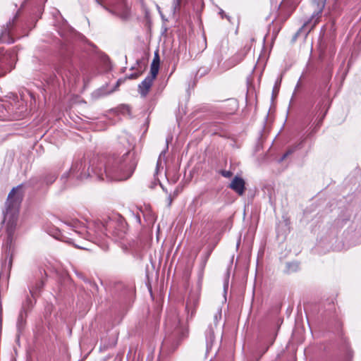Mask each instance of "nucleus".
<instances>
[{
    "label": "nucleus",
    "instance_id": "nucleus-1",
    "mask_svg": "<svg viewBox=\"0 0 361 361\" xmlns=\"http://www.w3.org/2000/svg\"><path fill=\"white\" fill-rule=\"evenodd\" d=\"M137 159L133 150H122L106 158L92 169L99 180H124L129 178L137 166Z\"/></svg>",
    "mask_w": 361,
    "mask_h": 361
},
{
    "label": "nucleus",
    "instance_id": "nucleus-2",
    "mask_svg": "<svg viewBox=\"0 0 361 361\" xmlns=\"http://www.w3.org/2000/svg\"><path fill=\"white\" fill-rule=\"evenodd\" d=\"M20 186L13 188L8 193L6 202V211L4 214V221L6 223V231L11 236L17 225L19 207L23 200V195L18 192Z\"/></svg>",
    "mask_w": 361,
    "mask_h": 361
},
{
    "label": "nucleus",
    "instance_id": "nucleus-3",
    "mask_svg": "<svg viewBox=\"0 0 361 361\" xmlns=\"http://www.w3.org/2000/svg\"><path fill=\"white\" fill-rule=\"evenodd\" d=\"M69 226L71 227V230L75 234H78L82 238L93 241L95 243H99V238L102 237V234L107 235L106 233H104L103 231H101V232L95 231L94 233H92L91 230H88L83 224L79 221H74L73 224Z\"/></svg>",
    "mask_w": 361,
    "mask_h": 361
},
{
    "label": "nucleus",
    "instance_id": "nucleus-4",
    "mask_svg": "<svg viewBox=\"0 0 361 361\" xmlns=\"http://www.w3.org/2000/svg\"><path fill=\"white\" fill-rule=\"evenodd\" d=\"M86 163L82 160L76 161L74 162L70 169L68 176L71 178H75L78 180H82L88 177H92L93 175L89 171L88 167L86 170Z\"/></svg>",
    "mask_w": 361,
    "mask_h": 361
},
{
    "label": "nucleus",
    "instance_id": "nucleus-5",
    "mask_svg": "<svg viewBox=\"0 0 361 361\" xmlns=\"http://www.w3.org/2000/svg\"><path fill=\"white\" fill-rule=\"evenodd\" d=\"M165 326L168 331L174 330L177 331V334L180 332V320L176 307H171L167 312Z\"/></svg>",
    "mask_w": 361,
    "mask_h": 361
},
{
    "label": "nucleus",
    "instance_id": "nucleus-6",
    "mask_svg": "<svg viewBox=\"0 0 361 361\" xmlns=\"http://www.w3.org/2000/svg\"><path fill=\"white\" fill-rule=\"evenodd\" d=\"M98 226L104 231H107L109 228L113 229L111 233L115 240H121L126 238V226L123 224L111 221L107 225L106 228H104L103 225H99Z\"/></svg>",
    "mask_w": 361,
    "mask_h": 361
},
{
    "label": "nucleus",
    "instance_id": "nucleus-7",
    "mask_svg": "<svg viewBox=\"0 0 361 361\" xmlns=\"http://www.w3.org/2000/svg\"><path fill=\"white\" fill-rule=\"evenodd\" d=\"M199 304V295L197 293H190L185 305L187 319H192L196 313V309Z\"/></svg>",
    "mask_w": 361,
    "mask_h": 361
},
{
    "label": "nucleus",
    "instance_id": "nucleus-8",
    "mask_svg": "<svg viewBox=\"0 0 361 361\" xmlns=\"http://www.w3.org/2000/svg\"><path fill=\"white\" fill-rule=\"evenodd\" d=\"M14 56L11 54H4L0 56V76L11 71L13 61L12 58Z\"/></svg>",
    "mask_w": 361,
    "mask_h": 361
},
{
    "label": "nucleus",
    "instance_id": "nucleus-9",
    "mask_svg": "<svg viewBox=\"0 0 361 361\" xmlns=\"http://www.w3.org/2000/svg\"><path fill=\"white\" fill-rule=\"evenodd\" d=\"M17 18V16H16L13 20L9 21L6 27H4L2 29V31L0 35V42L11 44L13 43L14 41L12 37L10 36V28L14 23V20Z\"/></svg>",
    "mask_w": 361,
    "mask_h": 361
},
{
    "label": "nucleus",
    "instance_id": "nucleus-10",
    "mask_svg": "<svg viewBox=\"0 0 361 361\" xmlns=\"http://www.w3.org/2000/svg\"><path fill=\"white\" fill-rule=\"evenodd\" d=\"M229 188L239 195H243L245 190V181L242 178L235 176L230 183Z\"/></svg>",
    "mask_w": 361,
    "mask_h": 361
},
{
    "label": "nucleus",
    "instance_id": "nucleus-11",
    "mask_svg": "<svg viewBox=\"0 0 361 361\" xmlns=\"http://www.w3.org/2000/svg\"><path fill=\"white\" fill-rule=\"evenodd\" d=\"M154 80L147 76L138 85V92L140 95L145 97L149 92Z\"/></svg>",
    "mask_w": 361,
    "mask_h": 361
},
{
    "label": "nucleus",
    "instance_id": "nucleus-12",
    "mask_svg": "<svg viewBox=\"0 0 361 361\" xmlns=\"http://www.w3.org/2000/svg\"><path fill=\"white\" fill-rule=\"evenodd\" d=\"M205 335H206L207 349L208 350L209 348H212L214 341V338H215L214 329L211 325L208 326V328L205 332Z\"/></svg>",
    "mask_w": 361,
    "mask_h": 361
},
{
    "label": "nucleus",
    "instance_id": "nucleus-13",
    "mask_svg": "<svg viewBox=\"0 0 361 361\" xmlns=\"http://www.w3.org/2000/svg\"><path fill=\"white\" fill-rule=\"evenodd\" d=\"M159 66L157 65V62L152 63L150 66V74L147 76L154 80L159 73Z\"/></svg>",
    "mask_w": 361,
    "mask_h": 361
},
{
    "label": "nucleus",
    "instance_id": "nucleus-14",
    "mask_svg": "<svg viewBox=\"0 0 361 361\" xmlns=\"http://www.w3.org/2000/svg\"><path fill=\"white\" fill-rule=\"evenodd\" d=\"M222 317L221 308H219L213 316V322L215 326H216Z\"/></svg>",
    "mask_w": 361,
    "mask_h": 361
},
{
    "label": "nucleus",
    "instance_id": "nucleus-15",
    "mask_svg": "<svg viewBox=\"0 0 361 361\" xmlns=\"http://www.w3.org/2000/svg\"><path fill=\"white\" fill-rule=\"evenodd\" d=\"M56 179V176L55 173H49V174H47L44 178V181L47 184H51L53 183L55 180Z\"/></svg>",
    "mask_w": 361,
    "mask_h": 361
},
{
    "label": "nucleus",
    "instance_id": "nucleus-16",
    "mask_svg": "<svg viewBox=\"0 0 361 361\" xmlns=\"http://www.w3.org/2000/svg\"><path fill=\"white\" fill-rule=\"evenodd\" d=\"M301 145V143H300L298 145L295 146V147H292L291 149H289L283 156L281 158L280 161H283L288 156H289L290 154H291L292 153H293L296 148L298 147H299L300 145Z\"/></svg>",
    "mask_w": 361,
    "mask_h": 361
},
{
    "label": "nucleus",
    "instance_id": "nucleus-17",
    "mask_svg": "<svg viewBox=\"0 0 361 361\" xmlns=\"http://www.w3.org/2000/svg\"><path fill=\"white\" fill-rule=\"evenodd\" d=\"M181 0H173V12L176 13V11H179Z\"/></svg>",
    "mask_w": 361,
    "mask_h": 361
},
{
    "label": "nucleus",
    "instance_id": "nucleus-18",
    "mask_svg": "<svg viewBox=\"0 0 361 361\" xmlns=\"http://www.w3.org/2000/svg\"><path fill=\"white\" fill-rule=\"evenodd\" d=\"M220 173L225 178H231L233 176V173L231 171L221 170Z\"/></svg>",
    "mask_w": 361,
    "mask_h": 361
},
{
    "label": "nucleus",
    "instance_id": "nucleus-19",
    "mask_svg": "<svg viewBox=\"0 0 361 361\" xmlns=\"http://www.w3.org/2000/svg\"><path fill=\"white\" fill-rule=\"evenodd\" d=\"M165 152L166 151L164 150L161 152L160 155H159V157L157 160V168H156V173L158 172V170H159V165L161 164V157L162 155H164L165 154Z\"/></svg>",
    "mask_w": 361,
    "mask_h": 361
},
{
    "label": "nucleus",
    "instance_id": "nucleus-20",
    "mask_svg": "<svg viewBox=\"0 0 361 361\" xmlns=\"http://www.w3.org/2000/svg\"><path fill=\"white\" fill-rule=\"evenodd\" d=\"M311 20H312V19H311V20H309V21H307V22H305V23H304V25H302V27H300V30L297 32V33H296V36H298L300 32H302V30H304L306 27H307V26H308V25H309V23H310V21H311Z\"/></svg>",
    "mask_w": 361,
    "mask_h": 361
},
{
    "label": "nucleus",
    "instance_id": "nucleus-21",
    "mask_svg": "<svg viewBox=\"0 0 361 361\" xmlns=\"http://www.w3.org/2000/svg\"><path fill=\"white\" fill-rule=\"evenodd\" d=\"M139 76H140V73H132V74L128 75L127 78L128 79H136Z\"/></svg>",
    "mask_w": 361,
    "mask_h": 361
},
{
    "label": "nucleus",
    "instance_id": "nucleus-22",
    "mask_svg": "<svg viewBox=\"0 0 361 361\" xmlns=\"http://www.w3.org/2000/svg\"><path fill=\"white\" fill-rule=\"evenodd\" d=\"M288 267H289V269L293 267L292 270L294 271V270H296L298 268V264L297 263L289 264H288Z\"/></svg>",
    "mask_w": 361,
    "mask_h": 361
},
{
    "label": "nucleus",
    "instance_id": "nucleus-23",
    "mask_svg": "<svg viewBox=\"0 0 361 361\" xmlns=\"http://www.w3.org/2000/svg\"><path fill=\"white\" fill-rule=\"evenodd\" d=\"M154 62H157V65L159 66V55L157 53H155L154 58L152 63H154Z\"/></svg>",
    "mask_w": 361,
    "mask_h": 361
},
{
    "label": "nucleus",
    "instance_id": "nucleus-24",
    "mask_svg": "<svg viewBox=\"0 0 361 361\" xmlns=\"http://www.w3.org/2000/svg\"><path fill=\"white\" fill-rule=\"evenodd\" d=\"M319 17H317L316 20L314 21L313 24L311 25V27L309 28V30L307 32V34L315 26L318 21Z\"/></svg>",
    "mask_w": 361,
    "mask_h": 361
},
{
    "label": "nucleus",
    "instance_id": "nucleus-25",
    "mask_svg": "<svg viewBox=\"0 0 361 361\" xmlns=\"http://www.w3.org/2000/svg\"><path fill=\"white\" fill-rule=\"evenodd\" d=\"M30 293L32 295V297H34L35 294L36 293V290L32 288L30 289Z\"/></svg>",
    "mask_w": 361,
    "mask_h": 361
},
{
    "label": "nucleus",
    "instance_id": "nucleus-26",
    "mask_svg": "<svg viewBox=\"0 0 361 361\" xmlns=\"http://www.w3.org/2000/svg\"><path fill=\"white\" fill-rule=\"evenodd\" d=\"M171 203H172V197H171V195H169L168 197V205L171 206Z\"/></svg>",
    "mask_w": 361,
    "mask_h": 361
},
{
    "label": "nucleus",
    "instance_id": "nucleus-27",
    "mask_svg": "<svg viewBox=\"0 0 361 361\" xmlns=\"http://www.w3.org/2000/svg\"><path fill=\"white\" fill-rule=\"evenodd\" d=\"M75 246L76 247L80 248V249L87 250V247H83V246H82V245H77V244H75Z\"/></svg>",
    "mask_w": 361,
    "mask_h": 361
},
{
    "label": "nucleus",
    "instance_id": "nucleus-28",
    "mask_svg": "<svg viewBox=\"0 0 361 361\" xmlns=\"http://www.w3.org/2000/svg\"><path fill=\"white\" fill-rule=\"evenodd\" d=\"M26 302H27V307H29V305H30V304L31 303L30 300V299H27Z\"/></svg>",
    "mask_w": 361,
    "mask_h": 361
},
{
    "label": "nucleus",
    "instance_id": "nucleus-29",
    "mask_svg": "<svg viewBox=\"0 0 361 361\" xmlns=\"http://www.w3.org/2000/svg\"><path fill=\"white\" fill-rule=\"evenodd\" d=\"M167 344V340H165L164 343H163V346L165 347Z\"/></svg>",
    "mask_w": 361,
    "mask_h": 361
},
{
    "label": "nucleus",
    "instance_id": "nucleus-30",
    "mask_svg": "<svg viewBox=\"0 0 361 361\" xmlns=\"http://www.w3.org/2000/svg\"><path fill=\"white\" fill-rule=\"evenodd\" d=\"M72 240H73V239L70 238V240L68 242L70 243H73V242Z\"/></svg>",
    "mask_w": 361,
    "mask_h": 361
},
{
    "label": "nucleus",
    "instance_id": "nucleus-31",
    "mask_svg": "<svg viewBox=\"0 0 361 361\" xmlns=\"http://www.w3.org/2000/svg\"><path fill=\"white\" fill-rule=\"evenodd\" d=\"M324 116L325 114H324V116H322V118H321V120H322L324 118ZM322 121H319V123L321 122Z\"/></svg>",
    "mask_w": 361,
    "mask_h": 361
},
{
    "label": "nucleus",
    "instance_id": "nucleus-32",
    "mask_svg": "<svg viewBox=\"0 0 361 361\" xmlns=\"http://www.w3.org/2000/svg\"><path fill=\"white\" fill-rule=\"evenodd\" d=\"M40 286L39 287H37V289L35 290L36 291L37 290V289L40 288Z\"/></svg>",
    "mask_w": 361,
    "mask_h": 361
},
{
    "label": "nucleus",
    "instance_id": "nucleus-33",
    "mask_svg": "<svg viewBox=\"0 0 361 361\" xmlns=\"http://www.w3.org/2000/svg\"><path fill=\"white\" fill-rule=\"evenodd\" d=\"M314 17H315L314 15H312V19L314 18Z\"/></svg>",
    "mask_w": 361,
    "mask_h": 361
},
{
    "label": "nucleus",
    "instance_id": "nucleus-34",
    "mask_svg": "<svg viewBox=\"0 0 361 361\" xmlns=\"http://www.w3.org/2000/svg\"><path fill=\"white\" fill-rule=\"evenodd\" d=\"M30 0H26V1H29Z\"/></svg>",
    "mask_w": 361,
    "mask_h": 361
}]
</instances>
